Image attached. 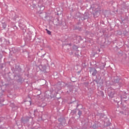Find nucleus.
<instances>
[{
  "label": "nucleus",
  "instance_id": "f257e3e1",
  "mask_svg": "<svg viewBox=\"0 0 129 129\" xmlns=\"http://www.w3.org/2000/svg\"><path fill=\"white\" fill-rule=\"evenodd\" d=\"M101 12V10H99L98 11H96L95 13V14L94 15H96V14L98 15V16L100 15V13Z\"/></svg>",
  "mask_w": 129,
  "mask_h": 129
},
{
  "label": "nucleus",
  "instance_id": "f03ea898",
  "mask_svg": "<svg viewBox=\"0 0 129 129\" xmlns=\"http://www.w3.org/2000/svg\"><path fill=\"white\" fill-rule=\"evenodd\" d=\"M108 94L109 95V97H113V95L112 94H111L110 92H108Z\"/></svg>",
  "mask_w": 129,
  "mask_h": 129
},
{
  "label": "nucleus",
  "instance_id": "7ed1b4c3",
  "mask_svg": "<svg viewBox=\"0 0 129 129\" xmlns=\"http://www.w3.org/2000/svg\"><path fill=\"white\" fill-rule=\"evenodd\" d=\"M46 30H47V34L51 35V32L50 31H48L47 29H46Z\"/></svg>",
  "mask_w": 129,
  "mask_h": 129
},
{
  "label": "nucleus",
  "instance_id": "20e7f679",
  "mask_svg": "<svg viewBox=\"0 0 129 129\" xmlns=\"http://www.w3.org/2000/svg\"><path fill=\"white\" fill-rule=\"evenodd\" d=\"M78 114H79V116L81 115L82 114L81 111H79V112H78Z\"/></svg>",
  "mask_w": 129,
  "mask_h": 129
}]
</instances>
